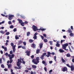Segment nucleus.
<instances>
[{
  "instance_id": "1",
  "label": "nucleus",
  "mask_w": 74,
  "mask_h": 74,
  "mask_svg": "<svg viewBox=\"0 0 74 74\" xmlns=\"http://www.w3.org/2000/svg\"><path fill=\"white\" fill-rule=\"evenodd\" d=\"M69 45V44L68 43H66L65 44H64L63 45H62V49H64L65 50V51H68V49H66V47L68 46Z\"/></svg>"
},
{
  "instance_id": "2",
  "label": "nucleus",
  "mask_w": 74,
  "mask_h": 74,
  "mask_svg": "<svg viewBox=\"0 0 74 74\" xmlns=\"http://www.w3.org/2000/svg\"><path fill=\"white\" fill-rule=\"evenodd\" d=\"M32 62L35 64H37L39 63V61H37L36 59H34L32 60Z\"/></svg>"
},
{
  "instance_id": "3",
  "label": "nucleus",
  "mask_w": 74,
  "mask_h": 74,
  "mask_svg": "<svg viewBox=\"0 0 74 74\" xmlns=\"http://www.w3.org/2000/svg\"><path fill=\"white\" fill-rule=\"evenodd\" d=\"M32 28L34 32H36L37 30H39V29H37V27L34 25L32 26Z\"/></svg>"
},
{
  "instance_id": "4",
  "label": "nucleus",
  "mask_w": 74,
  "mask_h": 74,
  "mask_svg": "<svg viewBox=\"0 0 74 74\" xmlns=\"http://www.w3.org/2000/svg\"><path fill=\"white\" fill-rule=\"evenodd\" d=\"M14 57V55L12 54L11 56L9 57V59L10 60V63H11L12 62L13 60L12 59Z\"/></svg>"
},
{
  "instance_id": "5",
  "label": "nucleus",
  "mask_w": 74,
  "mask_h": 74,
  "mask_svg": "<svg viewBox=\"0 0 74 74\" xmlns=\"http://www.w3.org/2000/svg\"><path fill=\"white\" fill-rule=\"evenodd\" d=\"M22 59L21 58H20V59H18V62H17V65H18V66H19V64H21V63H22Z\"/></svg>"
},
{
  "instance_id": "6",
  "label": "nucleus",
  "mask_w": 74,
  "mask_h": 74,
  "mask_svg": "<svg viewBox=\"0 0 74 74\" xmlns=\"http://www.w3.org/2000/svg\"><path fill=\"white\" fill-rule=\"evenodd\" d=\"M13 17H14V15H9V17L8 18L9 21H11V20L12 19Z\"/></svg>"
},
{
  "instance_id": "7",
  "label": "nucleus",
  "mask_w": 74,
  "mask_h": 74,
  "mask_svg": "<svg viewBox=\"0 0 74 74\" xmlns=\"http://www.w3.org/2000/svg\"><path fill=\"white\" fill-rule=\"evenodd\" d=\"M52 54V55H54V53H51L49 52H47V55H46V56H47V58L49 57V56H50V55H51Z\"/></svg>"
},
{
  "instance_id": "8",
  "label": "nucleus",
  "mask_w": 74,
  "mask_h": 74,
  "mask_svg": "<svg viewBox=\"0 0 74 74\" xmlns=\"http://www.w3.org/2000/svg\"><path fill=\"white\" fill-rule=\"evenodd\" d=\"M62 69V71H63V72H65V71H67V68L66 67H64Z\"/></svg>"
},
{
  "instance_id": "9",
  "label": "nucleus",
  "mask_w": 74,
  "mask_h": 74,
  "mask_svg": "<svg viewBox=\"0 0 74 74\" xmlns=\"http://www.w3.org/2000/svg\"><path fill=\"white\" fill-rule=\"evenodd\" d=\"M15 47H16V45H15L14 46H13L12 47V49H13V52L14 53L15 52V50L16 49H15Z\"/></svg>"
},
{
  "instance_id": "10",
  "label": "nucleus",
  "mask_w": 74,
  "mask_h": 74,
  "mask_svg": "<svg viewBox=\"0 0 74 74\" xmlns=\"http://www.w3.org/2000/svg\"><path fill=\"white\" fill-rule=\"evenodd\" d=\"M71 68V71H74V66L73 65H71V67H70Z\"/></svg>"
},
{
  "instance_id": "11",
  "label": "nucleus",
  "mask_w": 74,
  "mask_h": 74,
  "mask_svg": "<svg viewBox=\"0 0 74 74\" xmlns=\"http://www.w3.org/2000/svg\"><path fill=\"white\" fill-rule=\"evenodd\" d=\"M5 56H8V57H9V58L11 56V55H10V54H8V53H6L5 54Z\"/></svg>"
},
{
  "instance_id": "12",
  "label": "nucleus",
  "mask_w": 74,
  "mask_h": 74,
  "mask_svg": "<svg viewBox=\"0 0 74 74\" xmlns=\"http://www.w3.org/2000/svg\"><path fill=\"white\" fill-rule=\"evenodd\" d=\"M32 68L33 69H36L37 68V66L34 65H32Z\"/></svg>"
},
{
  "instance_id": "13",
  "label": "nucleus",
  "mask_w": 74,
  "mask_h": 74,
  "mask_svg": "<svg viewBox=\"0 0 74 74\" xmlns=\"http://www.w3.org/2000/svg\"><path fill=\"white\" fill-rule=\"evenodd\" d=\"M26 53H27V56H30V51H27L25 52Z\"/></svg>"
},
{
  "instance_id": "14",
  "label": "nucleus",
  "mask_w": 74,
  "mask_h": 74,
  "mask_svg": "<svg viewBox=\"0 0 74 74\" xmlns=\"http://www.w3.org/2000/svg\"><path fill=\"white\" fill-rule=\"evenodd\" d=\"M59 51L60 52V53H63V52H64V51L62 50L61 49H59Z\"/></svg>"
},
{
  "instance_id": "15",
  "label": "nucleus",
  "mask_w": 74,
  "mask_h": 74,
  "mask_svg": "<svg viewBox=\"0 0 74 74\" xmlns=\"http://www.w3.org/2000/svg\"><path fill=\"white\" fill-rule=\"evenodd\" d=\"M42 64H44L45 66H47V64L46 63H45V61L44 60H43L42 61Z\"/></svg>"
},
{
  "instance_id": "16",
  "label": "nucleus",
  "mask_w": 74,
  "mask_h": 74,
  "mask_svg": "<svg viewBox=\"0 0 74 74\" xmlns=\"http://www.w3.org/2000/svg\"><path fill=\"white\" fill-rule=\"evenodd\" d=\"M0 33L1 34H4L5 33V32L1 30L0 31Z\"/></svg>"
},
{
  "instance_id": "17",
  "label": "nucleus",
  "mask_w": 74,
  "mask_h": 74,
  "mask_svg": "<svg viewBox=\"0 0 74 74\" xmlns=\"http://www.w3.org/2000/svg\"><path fill=\"white\" fill-rule=\"evenodd\" d=\"M39 45H40V49L42 48V45H43V44L42 43H40L39 44Z\"/></svg>"
},
{
  "instance_id": "18",
  "label": "nucleus",
  "mask_w": 74,
  "mask_h": 74,
  "mask_svg": "<svg viewBox=\"0 0 74 74\" xmlns=\"http://www.w3.org/2000/svg\"><path fill=\"white\" fill-rule=\"evenodd\" d=\"M18 21H19V23L21 24L22 23H23V21H22V20H20L19 19H18Z\"/></svg>"
},
{
  "instance_id": "19",
  "label": "nucleus",
  "mask_w": 74,
  "mask_h": 74,
  "mask_svg": "<svg viewBox=\"0 0 74 74\" xmlns=\"http://www.w3.org/2000/svg\"><path fill=\"white\" fill-rule=\"evenodd\" d=\"M46 30V29H41L40 28L39 29V30H42V31H45Z\"/></svg>"
},
{
  "instance_id": "20",
  "label": "nucleus",
  "mask_w": 74,
  "mask_h": 74,
  "mask_svg": "<svg viewBox=\"0 0 74 74\" xmlns=\"http://www.w3.org/2000/svg\"><path fill=\"white\" fill-rule=\"evenodd\" d=\"M74 36V34L71 33L70 34V36H71V37H73Z\"/></svg>"
},
{
  "instance_id": "21",
  "label": "nucleus",
  "mask_w": 74,
  "mask_h": 74,
  "mask_svg": "<svg viewBox=\"0 0 74 74\" xmlns=\"http://www.w3.org/2000/svg\"><path fill=\"white\" fill-rule=\"evenodd\" d=\"M18 36V35H16L15 36V39H16V40H18V39H19V38Z\"/></svg>"
},
{
  "instance_id": "22",
  "label": "nucleus",
  "mask_w": 74,
  "mask_h": 74,
  "mask_svg": "<svg viewBox=\"0 0 74 74\" xmlns=\"http://www.w3.org/2000/svg\"><path fill=\"white\" fill-rule=\"evenodd\" d=\"M68 31L69 33H72V31H71V29H69Z\"/></svg>"
},
{
  "instance_id": "23",
  "label": "nucleus",
  "mask_w": 74,
  "mask_h": 74,
  "mask_svg": "<svg viewBox=\"0 0 74 74\" xmlns=\"http://www.w3.org/2000/svg\"><path fill=\"white\" fill-rule=\"evenodd\" d=\"M32 45L33 48H36V45L35 44H32Z\"/></svg>"
},
{
  "instance_id": "24",
  "label": "nucleus",
  "mask_w": 74,
  "mask_h": 74,
  "mask_svg": "<svg viewBox=\"0 0 74 74\" xmlns=\"http://www.w3.org/2000/svg\"><path fill=\"white\" fill-rule=\"evenodd\" d=\"M61 60L63 63H64V62H65V60H64V59H63V57L62 58Z\"/></svg>"
},
{
  "instance_id": "25",
  "label": "nucleus",
  "mask_w": 74,
  "mask_h": 74,
  "mask_svg": "<svg viewBox=\"0 0 74 74\" xmlns=\"http://www.w3.org/2000/svg\"><path fill=\"white\" fill-rule=\"evenodd\" d=\"M71 56L70 54L69 53L67 54L66 55L67 57H70Z\"/></svg>"
},
{
  "instance_id": "26",
  "label": "nucleus",
  "mask_w": 74,
  "mask_h": 74,
  "mask_svg": "<svg viewBox=\"0 0 74 74\" xmlns=\"http://www.w3.org/2000/svg\"><path fill=\"white\" fill-rule=\"evenodd\" d=\"M29 42H30L31 43H32V42H33L34 41L32 39H29Z\"/></svg>"
},
{
  "instance_id": "27",
  "label": "nucleus",
  "mask_w": 74,
  "mask_h": 74,
  "mask_svg": "<svg viewBox=\"0 0 74 74\" xmlns=\"http://www.w3.org/2000/svg\"><path fill=\"white\" fill-rule=\"evenodd\" d=\"M44 56H43V55H42L41 57H40V58L41 59H42V60H44Z\"/></svg>"
},
{
  "instance_id": "28",
  "label": "nucleus",
  "mask_w": 74,
  "mask_h": 74,
  "mask_svg": "<svg viewBox=\"0 0 74 74\" xmlns=\"http://www.w3.org/2000/svg\"><path fill=\"white\" fill-rule=\"evenodd\" d=\"M7 65H8V68H11L12 66H11V64H10L8 65V64H7Z\"/></svg>"
},
{
  "instance_id": "29",
  "label": "nucleus",
  "mask_w": 74,
  "mask_h": 74,
  "mask_svg": "<svg viewBox=\"0 0 74 74\" xmlns=\"http://www.w3.org/2000/svg\"><path fill=\"white\" fill-rule=\"evenodd\" d=\"M17 66H18V69H21V66H20V65H21V64H19V65H17Z\"/></svg>"
},
{
  "instance_id": "30",
  "label": "nucleus",
  "mask_w": 74,
  "mask_h": 74,
  "mask_svg": "<svg viewBox=\"0 0 74 74\" xmlns=\"http://www.w3.org/2000/svg\"><path fill=\"white\" fill-rule=\"evenodd\" d=\"M56 46L57 47H60V44H56Z\"/></svg>"
},
{
  "instance_id": "31",
  "label": "nucleus",
  "mask_w": 74,
  "mask_h": 74,
  "mask_svg": "<svg viewBox=\"0 0 74 74\" xmlns=\"http://www.w3.org/2000/svg\"><path fill=\"white\" fill-rule=\"evenodd\" d=\"M30 32H28L27 33V36H30Z\"/></svg>"
},
{
  "instance_id": "32",
  "label": "nucleus",
  "mask_w": 74,
  "mask_h": 74,
  "mask_svg": "<svg viewBox=\"0 0 74 74\" xmlns=\"http://www.w3.org/2000/svg\"><path fill=\"white\" fill-rule=\"evenodd\" d=\"M21 18H23V19H25V16H22V15H21Z\"/></svg>"
},
{
  "instance_id": "33",
  "label": "nucleus",
  "mask_w": 74,
  "mask_h": 74,
  "mask_svg": "<svg viewBox=\"0 0 74 74\" xmlns=\"http://www.w3.org/2000/svg\"><path fill=\"white\" fill-rule=\"evenodd\" d=\"M37 36H34L33 38L34 40H36L37 39Z\"/></svg>"
},
{
  "instance_id": "34",
  "label": "nucleus",
  "mask_w": 74,
  "mask_h": 74,
  "mask_svg": "<svg viewBox=\"0 0 74 74\" xmlns=\"http://www.w3.org/2000/svg\"><path fill=\"white\" fill-rule=\"evenodd\" d=\"M24 23H21V25L22 26H24L25 24H24Z\"/></svg>"
},
{
  "instance_id": "35",
  "label": "nucleus",
  "mask_w": 74,
  "mask_h": 74,
  "mask_svg": "<svg viewBox=\"0 0 74 74\" xmlns=\"http://www.w3.org/2000/svg\"><path fill=\"white\" fill-rule=\"evenodd\" d=\"M1 67H2V68H4L5 67H4V65L3 64H2L1 65Z\"/></svg>"
},
{
  "instance_id": "36",
  "label": "nucleus",
  "mask_w": 74,
  "mask_h": 74,
  "mask_svg": "<svg viewBox=\"0 0 74 74\" xmlns=\"http://www.w3.org/2000/svg\"><path fill=\"white\" fill-rule=\"evenodd\" d=\"M23 42H22V41L21 40H19L18 41V43L19 44H22V43Z\"/></svg>"
},
{
  "instance_id": "37",
  "label": "nucleus",
  "mask_w": 74,
  "mask_h": 74,
  "mask_svg": "<svg viewBox=\"0 0 74 74\" xmlns=\"http://www.w3.org/2000/svg\"><path fill=\"white\" fill-rule=\"evenodd\" d=\"M10 29H13V28H14V26L12 25H11L10 26Z\"/></svg>"
},
{
  "instance_id": "38",
  "label": "nucleus",
  "mask_w": 74,
  "mask_h": 74,
  "mask_svg": "<svg viewBox=\"0 0 74 74\" xmlns=\"http://www.w3.org/2000/svg\"><path fill=\"white\" fill-rule=\"evenodd\" d=\"M36 60L37 61H39V60H40L39 57H36Z\"/></svg>"
},
{
  "instance_id": "39",
  "label": "nucleus",
  "mask_w": 74,
  "mask_h": 74,
  "mask_svg": "<svg viewBox=\"0 0 74 74\" xmlns=\"http://www.w3.org/2000/svg\"><path fill=\"white\" fill-rule=\"evenodd\" d=\"M22 63H23V64H25V63L26 62L23 60V59H22Z\"/></svg>"
},
{
  "instance_id": "40",
  "label": "nucleus",
  "mask_w": 74,
  "mask_h": 74,
  "mask_svg": "<svg viewBox=\"0 0 74 74\" xmlns=\"http://www.w3.org/2000/svg\"><path fill=\"white\" fill-rule=\"evenodd\" d=\"M44 41L45 42H48V40L47 39H44Z\"/></svg>"
},
{
  "instance_id": "41",
  "label": "nucleus",
  "mask_w": 74,
  "mask_h": 74,
  "mask_svg": "<svg viewBox=\"0 0 74 74\" xmlns=\"http://www.w3.org/2000/svg\"><path fill=\"white\" fill-rule=\"evenodd\" d=\"M9 34H10V32H7L5 34V35H8H8H9Z\"/></svg>"
},
{
  "instance_id": "42",
  "label": "nucleus",
  "mask_w": 74,
  "mask_h": 74,
  "mask_svg": "<svg viewBox=\"0 0 74 74\" xmlns=\"http://www.w3.org/2000/svg\"><path fill=\"white\" fill-rule=\"evenodd\" d=\"M40 52V50L39 49H38L37 50H36V53H38Z\"/></svg>"
},
{
  "instance_id": "43",
  "label": "nucleus",
  "mask_w": 74,
  "mask_h": 74,
  "mask_svg": "<svg viewBox=\"0 0 74 74\" xmlns=\"http://www.w3.org/2000/svg\"><path fill=\"white\" fill-rule=\"evenodd\" d=\"M16 30H17L16 28H14L13 29V32H16Z\"/></svg>"
},
{
  "instance_id": "44",
  "label": "nucleus",
  "mask_w": 74,
  "mask_h": 74,
  "mask_svg": "<svg viewBox=\"0 0 74 74\" xmlns=\"http://www.w3.org/2000/svg\"><path fill=\"white\" fill-rule=\"evenodd\" d=\"M10 45H11V46H12V47H14V43H11L10 44Z\"/></svg>"
},
{
  "instance_id": "45",
  "label": "nucleus",
  "mask_w": 74,
  "mask_h": 74,
  "mask_svg": "<svg viewBox=\"0 0 74 74\" xmlns=\"http://www.w3.org/2000/svg\"><path fill=\"white\" fill-rule=\"evenodd\" d=\"M66 65L67 66L69 67V68H70V67H71V66H70V65H69V64H66Z\"/></svg>"
},
{
  "instance_id": "46",
  "label": "nucleus",
  "mask_w": 74,
  "mask_h": 74,
  "mask_svg": "<svg viewBox=\"0 0 74 74\" xmlns=\"http://www.w3.org/2000/svg\"><path fill=\"white\" fill-rule=\"evenodd\" d=\"M23 43L24 45H26V42H23Z\"/></svg>"
},
{
  "instance_id": "47",
  "label": "nucleus",
  "mask_w": 74,
  "mask_h": 74,
  "mask_svg": "<svg viewBox=\"0 0 74 74\" xmlns=\"http://www.w3.org/2000/svg\"><path fill=\"white\" fill-rule=\"evenodd\" d=\"M65 41V40H61V43L62 44L63 42H64Z\"/></svg>"
},
{
  "instance_id": "48",
  "label": "nucleus",
  "mask_w": 74,
  "mask_h": 74,
  "mask_svg": "<svg viewBox=\"0 0 74 74\" xmlns=\"http://www.w3.org/2000/svg\"><path fill=\"white\" fill-rule=\"evenodd\" d=\"M49 42L50 44V45H52V41H50Z\"/></svg>"
},
{
  "instance_id": "49",
  "label": "nucleus",
  "mask_w": 74,
  "mask_h": 74,
  "mask_svg": "<svg viewBox=\"0 0 74 74\" xmlns=\"http://www.w3.org/2000/svg\"><path fill=\"white\" fill-rule=\"evenodd\" d=\"M22 48L23 49H26V47L25 46H23Z\"/></svg>"
},
{
  "instance_id": "50",
  "label": "nucleus",
  "mask_w": 74,
  "mask_h": 74,
  "mask_svg": "<svg viewBox=\"0 0 74 74\" xmlns=\"http://www.w3.org/2000/svg\"><path fill=\"white\" fill-rule=\"evenodd\" d=\"M54 60H55L56 62V56H55L54 57Z\"/></svg>"
},
{
  "instance_id": "51",
  "label": "nucleus",
  "mask_w": 74,
  "mask_h": 74,
  "mask_svg": "<svg viewBox=\"0 0 74 74\" xmlns=\"http://www.w3.org/2000/svg\"><path fill=\"white\" fill-rule=\"evenodd\" d=\"M4 49L5 51H7V47H5Z\"/></svg>"
},
{
  "instance_id": "52",
  "label": "nucleus",
  "mask_w": 74,
  "mask_h": 74,
  "mask_svg": "<svg viewBox=\"0 0 74 74\" xmlns=\"http://www.w3.org/2000/svg\"><path fill=\"white\" fill-rule=\"evenodd\" d=\"M2 59L1 58L0 59V63H2Z\"/></svg>"
},
{
  "instance_id": "53",
  "label": "nucleus",
  "mask_w": 74,
  "mask_h": 74,
  "mask_svg": "<svg viewBox=\"0 0 74 74\" xmlns=\"http://www.w3.org/2000/svg\"><path fill=\"white\" fill-rule=\"evenodd\" d=\"M8 24H9V25H11V21H8Z\"/></svg>"
},
{
  "instance_id": "54",
  "label": "nucleus",
  "mask_w": 74,
  "mask_h": 74,
  "mask_svg": "<svg viewBox=\"0 0 74 74\" xmlns=\"http://www.w3.org/2000/svg\"><path fill=\"white\" fill-rule=\"evenodd\" d=\"M37 34H38L37 33H35V34H34V36H37Z\"/></svg>"
},
{
  "instance_id": "55",
  "label": "nucleus",
  "mask_w": 74,
  "mask_h": 74,
  "mask_svg": "<svg viewBox=\"0 0 74 74\" xmlns=\"http://www.w3.org/2000/svg\"><path fill=\"white\" fill-rule=\"evenodd\" d=\"M40 37H41V38L42 39V40H44V36H42V35H40Z\"/></svg>"
},
{
  "instance_id": "56",
  "label": "nucleus",
  "mask_w": 74,
  "mask_h": 74,
  "mask_svg": "<svg viewBox=\"0 0 74 74\" xmlns=\"http://www.w3.org/2000/svg\"><path fill=\"white\" fill-rule=\"evenodd\" d=\"M53 62L52 61H49V63H50V64H51V63H52Z\"/></svg>"
},
{
  "instance_id": "57",
  "label": "nucleus",
  "mask_w": 74,
  "mask_h": 74,
  "mask_svg": "<svg viewBox=\"0 0 74 74\" xmlns=\"http://www.w3.org/2000/svg\"><path fill=\"white\" fill-rule=\"evenodd\" d=\"M22 46H19L18 47V48H22Z\"/></svg>"
},
{
  "instance_id": "58",
  "label": "nucleus",
  "mask_w": 74,
  "mask_h": 74,
  "mask_svg": "<svg viewBox=\"0 0 74 74\" xmlns=\"http://www.w3.org/2000/svg\"><path fill=\"white\" fill-rule=\"evenodd\" d=\"M47 55V53H43V55H42L44 56H45V55Z\"/></svg>"
},
{
  "instance_id": "59",
  "label": "nucleus",
  "mask_w": 74,
  "mask_h": 74,
  "mask_svg": "<svg viewBox=\"0 0 74 74\" xmlns=\"http://www.w3.org/2000/svg\"><path fill=\"white\" fill-rule=\"evenodd\" d=\"M10 53L11 54H12V53H12V50H11L10 51Z\"/></svg>"
},
{
  "instance_id": "60",
  "label": "nucleus",
  "mask_w": 74,
  "mask_h": 74,
  "mask_svg": "<svg viewBox=\"0 0 74 74\" xmlns=\"http://www.w3.org/2000/svg\"><path fill=\"white\" fill-rule=\"evenodd\" d=\"M31 57L32 59H33V58H34V56L33 55H32Z\"/></svg>"
},
{
  "instance_id": "61",
  "label": "nucleus",
  "mask_w": 74,
  "mask_h": 74,
  "mask_svg": "<svg viewBox=\"0 0 74 74\" xmlns=\"http://www.w3.org/2000/svg\"><path fill=\"white\" fill-rule=\"evenodd\" d=\"M43 36L44 37H46L47 36V34H43Z\"/></svg>"
},
{
  "instance_id": "62",
  "label": "nucleus",
  "mask_w": 74,
  "mask_h": 74,
  "mask_svg": "<svg viewBox=\"0 0 74 74\" xmlns=\"http://www.w3.org/2000/svg\"><path fill=\"white\" fill-rule=\"evenodd\" d=\"M2 59L3 60H4V61H5V58H4V57H3L2 58Z\"/></svg>"
},
{
  "instance_id": "63",
  "label": "nucleus",
  "mask_w": 74,
  "mask_h": 74,
  "mask_svg": "<svg viewBox=\"0 0 74 74\" xmlns=\"http://www.w3.org/2000/svg\"><path fill=\"white\" fill-rule=\"evenodd\" d=\"M44 70L45 71H47V68H46V67H45L44 68Z\"/></svg>"
},
{
  "instance_id": "64",
  "label": "nucleus",
  "mask_w": 74,
  "mask_h": 74,
  "mask_svg": "<svg viewBox=\"0 0 74 74\" xmlns=\"http://www.w3.org/2000/svg\"><path fill=\"white\" fill-rule=\"evenodd\" d=\"M72 62H73V63H74V59L73 58L72 60Z\"/></svg>"
}]
</instances>
